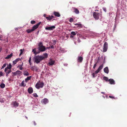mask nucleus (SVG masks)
I'll return each instance as SVG.
<instances>
[{
	"instance_id": "nucleus-13",
	"label": "nucleus",
	"mask_w": 127,
	"mask_h": 127,
	"mask_svg": "<svg viewBox=\"0 0 127 127\" xmlns=\"http://www.w3.org/2000/svg\"><path fill=\"white\" fill-rule=\"evenodd\" d=\"M28 92L30 94L32 93L33 92V90L32 88L31 87H30L28 89Z\"/></svg>"
},
{
	"instance_id": "nucleus-6",
	"label": "nucleus",
	"mask_w": 127,
	"mask_h": 127,
	"mask_svg": "<svg viewBox=\"0 0 127 127\" xmlns=\"http://www.w3.org/2000/svg\"><path fill=\"white\" fill-rule=\"evenodd\" d=\"M55 28V26H53L51 27H46L45 29L47 30H53Z\"/></svg>"
},
{
	"instance_id": "nucleus-43",
	"label": "nucleus",
	"mask_w": 127,
	"mask_h": 127,
	"mask_svg": "<svg viewBox=\"0 0 127 127\" xmlns=\"http://www.w3.org/2000/svg\"><path fill=\"white\" fill-rule=\"evenodd\" d=\"M20 52L19 55H20L22 54L23 52L22 50V49L20 50Z\"/></svg>"
},
{
	"instance_id": "nucleus-60",
	"label": "nucleus",
	"mask_w": 127,
	"mask_h": 127,
	"mask_svg": "<svg viewBox=\"0 0 127 127\" xmlns=\"http://www.w3.org/2000/svg\"><path fill=\"white\" fill-rule=\"evenodd\" d=\"M15 30H17V28L16 29H15Z\"/></svg>"
},
{
	"instance_id": "nucleus-17",
	"label": "nucleus",
	"mask_w": 127,
	"mask_h": 127,
	"mask_svg": "<svg viewBox=\"0 0 127 127\" xmlns=\"http://www.w3.org/2000/svg\"><path fill=\"white\" fill-rule=\"evenodd\" d=\"M48 99L46 98H44L42 100L43 103L45 104H46L48 102Z\"/></svg>"
},
{
	"instance_id": "nucleus-21",
	"label": "nucleus",
	"mask_w": 127,
	"mask_h": 127,
	"mask_svg": "<svg viewBox=\"0 0 127 127\" xmlns=\"http://www.w3.org/2000/svg\"><path fill=\"white\" fill-rule=\"evenodd\" d=\"M108 81H109L110 83L111 84H114L115 83L113 79H110Z\"/></svg>"
},
{
	"instance_id": "nucleus-53",
	"label": "nucleus",
	"mask_w": 127,
	"mask_h": 127,
	"mask_svg": "<svg viewBox=\"0 0 127 127\" xmlns=\"http://www.w3.org/2000/svg\"><path fill=\"white\" fill-rule=\"evenodd\" d=\"M50 48H51L53 49L54 48V47L52 45L51 46Z\"/></svg>"
},
{
	"instance_id": "nucleus-51",
	"label": "nucleus",
	"mask_w": 127,
	"mask_h": 127,
	"mask_svg": "<svg viewBox=\"0 0 127 127\" xmlns=\"http://www.w3.org/2000/svg\"><path fill=\"white\" fill-rule=\"evenodd\" d=\"M33 125L35 126L36 125V123L35 121H33Z\"/></svg>"
},
{
	"instance_id": "nucleus-9",
	"label": "nucleus",
	"mask_w": 127,
	"mask_h": 127,
	"mask_svg": "<svg viewBox=\"0 0 127 127\" xmlns=\"http://www.w3.org/2000/svg\"><path fill=\"white\" fill-rule=\"evenodd\" d=\"M4 72H5L6 76L7 77L8 75V74L11 72V71L10 70H8L7 69H5Z\"/></svg>"
},
{
	"instance_id": "nucleus-38",
	"label": "nucleus",
	"mask_w": 127,
	"mask_h": 127,
	"mask_svg": "<svg viewBox=\"0 0 127 127\" xmlns=\"http://www.w3.org/2000/svg\"><path fill=\"white\" fill-rule=\"evenodd\" d=\"M43 46V44L42 42H40L38 44V46L39 47H40V46Z\"/></svg>"
},
{
	"instance_id": "nucleus-7",
	"label": "nucleus",
	"mask_w": 127,
	"mask_h": 127,
	"mask_svg": "<svg viewBox=\"0 0 127 127\" xmlns=\"http://www.w3.org/2000/svg\"><path fill=\"white\" fill-rule=\"evenodd\" d=\"M41 22H40L38 23L36 25H34L32 27V29L34 31L35 30L37 29L38 27L39 26L41 23Z\"/></svg>"
},
{
	"instance_id": "nucleus-14",
	"label": "nucleus",
	"mask_w": 127,
	"mask_h": 127,
	"mask_svg": "<svg viewBox=\"0 0 127 127\" xmlns=\"http://www.w3.org/2000/svg\"><path fill=\"white\" fill-rule=\"evenodd\" d=\"M37 49V48H35L34 49H33L32 50V52H33V53L35 54V55L40 53L39 51H38L37 52H36V49Z\"/></svg>"
},
{
	"instance_id": "nucleus-33",
	"label": "nucleus",
	"mask_w": 127,
	"mask_h": 127,
	"mask_svg": "<svg viewBox=\"0 0 127 127\" xmlns=\"http://www.w3.org/2000/svg\"><path fill=\"white\" fill-rule=\"evenodd\" d=\"M26 85L25 83V82L24 81H23L21 83V86L23 87H25L26 86Z\"/></svg>"
},
{
	"instance_id": "nucleus-11",
	"label": "nucleus",
	"mask_w": 127,
	"mask_h": 127,
	"mask_svg": "<svg viewBox=\"0 0 127 127\" xmlns=\"http://www.w3.org/2000/svg\"><path fill=\"white\" fill-rule=\"evenodd\" d=\"M21 59L20 58H18L16 59L15 60L13 61V63L14 65L16 64L19 61L21 60Z\"/></svg>"
},
{
	"instance_id": "nucleus-62",
	"label": "nucleus",
	"mask_w": 127,
	"mask_h": 127,
	"mask_svg": "<svg viewBox=\"0 0 127 127\" xmlns=\"http://www.w3.org/2000/svg\"><path fill=\"white\" fill-rule=\"evenodd\" d=\"M39 31H38L37 32H38V33L39 32Z\"/></svg>"
},
{
	"instance_id": "nucleus-27",
	"label": "nucleus",
	"mask_w": 127,
	"mask_h": 127,
	"mask_svg": "<svg viewBox=\"0 0 127 127\" xmlns=\"http://www.w3.org/2000/svg\"><path fill=\"white\" fill-rule=\"evenodd\" d=\"M54 14L56 16L59 17L60 16V15L59 12H54Z\"/></svg>"
},
{
	"instance_id": "nucleus-42",
	"label": "nucleus",
	"mask_w": 127,
	"mask_h": 127,
	"mask_svg": "<svg viewBox=\"0 0 127 127\" xmlns=\"http://www.w3.org/2000/svg\"><path fill=\"white\" fill-rule=\"evenodd\" d=\"M97 63H96L94 65V66H93V68L94 69H95V68L96 67V65H97Z\"/></svg>"
},
{
	"instance_id": "nucleus-16",
	"label": "nucleus",
	"mask_w": 127,
	"mask_h": 127,
	"mask_svg": "<svg viewBox=\"0 0 127 127\" xmlns=\"http://www.w3.org/2000/svg\"><path fill=\"white\" fill-rule=\"evenodd\" d=\"M12 104L14 106L16 107H18L19 106V104L17 102L15 101L12 102Z\"/></svg>"
},
{
	"instance_id": "nucleus-15",
	"label": "nucleus",
	"mask_w": 127,
	"mask_h": 127,
	"mask_svg": "<svg viewBox=\"0 0 127 127\" xmlns=\"http://www.w3.org/2000/svg\"><path fill=\"white\" fill-rule=\"evenodd\" d=\"M55 62L54 61L52 60H50V61H49L48 64L50 65H53L54 63Z\"/></svg>"
},
{
	"instance_id": "nucleus-54",
	"label": "nucleus",
	"mask_w": 127,
	"mask_h": 127,
	"mask_svg": "<svg viewBox=\"0 0 127 127\" xmlns=\"http://www.w3.org/2000/svg\"><path fill=\"white\" fill-rule=\"evenodd\" d=\"M70 37L71 38H72L73 37V36L72 35H71L70 36Z\"/></svg>"
},
{
	"instance_id": "nucleus-50",
	"label": "nucleus",
	"mask_w": 127,
	"mask_h": 127,
	"mask_svg": "<svg viewBox=\"0 0 127 127\" xmlns=\"http://www.w3.org/2000/svg\"><path fill=\"white\" fill-rule=\"evenodd\" d=\"M31 57H30L29 58V62L30 63V62H31Z\"/></svg>"
},
{
	"instance_id": "nucleus-8",
	"label": "nucleus",
	"mask_w": 127,
	"mask_h": 127,
	"mask_svg": "<svg viewBox=\"0 0 127 127\" xmlns=\"http://www.w3.org/2000/svg\"><path fill=\"white\" fill-rule=\"evenodd\" d=\"M21 71L19 70H17L15 72H12V73L13 74L14 76H15L17 75H20L21 74Z\"/></svg>"
},
{
	"instance_id": "nucleus-57",
	"label": "nucleus",
	"mask_w": 127,
	"mask_h": 127,
	"mask_svg": "<svg viewBox=\"0 0 127 127\" xmlns=\"http://www.w3.org/2000/svg\"><path fill=\"white\" fill-rule=\"evenodd\" d=\"M1 49L0 48V51H1Z\"/></svg>"
},
{
	"instance_id": "nucleus-32",
	"label": "nucleus",
	"mask_w": 127,
	"mask_h": 127,
	"mask_svg": "<svg viewBox=\"0 0 127 127\" xmlns=\"http://www.w3.org/2000/svg\"><path fill=\"white\" fill-rule=\"evenodd\" d=\"M5 86V84L3 83H1L0 85V87L1 88H4Z\"/></svg>"
},
{
	"instance_id": "nucleus-5",
	"label": "nucleus",
	"mask_w": 127,
	"mask_h": 127,
	"mask_svg": "<svg viewBox=\"0 0 127 127\" xmlns=\"http://www.w3.org/2000/svg\"><path fill=\"white\" fill-rule=\"evenodd\" d=\"M108 45L107 43L105 42L104 44L103 48V52H105L107 51L108 49Z\"/></svg>"
},
{
	"instance_id": "nucleus-34",
	"label": "nucleus",
	"mask_w": 127,
	"mask_h": 127,
	"mask_svg": "<svg viewBox=\"0 0 127 127\" xmlns=\"http://www.w3.org/2000/svg\"><path fill=\"white\" fill-rule=\"evenodd\" d=\"M103 79L104 80L106 81H107L109 80L108 78L106 76H104L103 77Z\"/></svg>"
},
{
	"instance_id": "nucleus-37",
	"label": "nucleus",
	"mask_w": 127,
	"mask_h": 127,
	"mask_svg": "<svg viewBox=\"0 0 127 127\" xmlns=\"http://www.w3.org/2000/svg\"><path fill=\"white\" fill-rule=\"evenodd\" d=\"M33 96L35 97H37L38 96L36 93H34L33 94Z\"/></svg>"
},
{
	"instance_id": "nucleus-22",
	"label": "nucleus",
	"mask_w": 127,
	"mask_h": 127,
	"mask_svg": "<svg viewBox=\"0 0 127 127\" xmlns=\"http://www.w3.org/2000/svg\"><path fill=\"white\" fill-rule=\"evenodd\" d=\"M23 63H22V64L19 65L17 66V67L18 68L19 67V69L20 70H22L23 69V67H22V66L23 65Z\"/></svg>"
},
{
	"instance_id": "nucleus-23",
	"label": "nucleus",
	"mask_w": 127,
	"mask_h": 127,
	"mask_svg": "<svg viewBox=\"0 0 127 127\" xmlns=\"http://www.w3.org/2000/svg\"><path fill=\"white\" fill-rule=\"evenodd\" d=\"M75 25H77L78 26H77V27L78 28H83V26L81 24H75Z\"/></svg>"
},
{
	"instance_id": "nucleus-3",
	"label": "nucleus",
	"mask_w": 127,
	"mask_h": 127,
	"mask_svg": "<svg viewBox=\"0 0 127 127\" xmlns=\"http://www.w3.org/2000/svg\"><path fill=\"white\" fill-rule=\"evenodd\" d=\"M100 15L101 16V14H100L99 13L96 12H94L93 14V17L95 20H97L99 19V16Z\"/></svg>"
},
{
	"instance_id": "nucleus-35",
	"label": "nucleus",
	"mask_w": 127,
	"mask_h": 127,
	"mask_svg": "<svg viewBox=\"0 0 127 127\" xmlns=\"http://www.w3.org/2000/svg\"><path fill=\"white\" fill-rule=\"evenodd\" d=\"M71 33L72 35H75L76 34V33L74 32H72Z\"/></svg>"
},
{
	"instance_id": "nucleus-52",
	"label": "nucleus",
	"mask_w": 127,
	"mask_h": 127,
	"mask_svg": "<svg viewBox=\"0 0 127 127\" xmlns=\"http://www.w3.org/2000/svg\"><path fill=\"white\" fill-rule=\"evenodd\" d=\"M95 73H93L92 75L94 77H95Z\"/></svg>"
},
{
	"instance_id": "nucleus-10",
	"label": "nucleus",
	"mask_w": 127,
	"mask_h": 127,
	"mask_svg": "<svg viewBox=\"0 0 127 127\" xmlns=\"http://www.w3.org/2000/svg\"><path fill=\"white\" fill-rule=\"evenodd\" d=\"M54 18V16L52 15L50 16L49 15L48 17H46V19L47 20L50 21L52 19Z\"/></svg>"
},
{
	"instance_id": "nucleus-40",
	"label": "nucleus",
	"mask_w": 127,
	"mask_h": 127,
	"mask_svg": "<svg viewBox=\"0 0 127 127\" xmlns=\"http://www.w3.org/2000/svg\"><path fill=\"white\" fill-rule=\"evenodd\" d=\"M99 71V70L98 69H97V70H96V71H95V74H97V73H98L99 72V71Z\"/></svg>"
},
{
	"instance_id": "nucleus-29",
	"label": "nucleus",
	"mask_w": 127,
	"mask_h": 127,
	"mask_svg": "<svg viewBox=\"0 0 127 127\" xmlns=\"http://www.w3.org/2000/svg\"><path fill=\"white\" fill-rule=\"evenodd\" d=\"M43 55L44 56H42V57H43V60H44L45 59L47 58L48 56V54L47 53H45L43 54Z\"/></svg>"
},
{
	"instance_id": "nucleus-56",
	"label": "nucleus",
	"mask_w": 127,
	"mask_h": 127,
	"mask_svg": "<svg viewBox=\"0 0 127 127\" xmlns=\"http://www.w3.org/2000/svg\"><path fill=\"white\" fill-rule=\"evenodd\" d=\"M30 63V65H31V64H32V63H31V62H30V63Z\"/></svg>"
},
{
	"instance_id": "nucleus-28",
	"label": "nucleus",
	"mask_w": 127,
	"mask_h": 127,
	"mask_svg": "<svg viewBox=\"0 0 127 127\" xmlns=\"http://www.w3.org/2000/svg\"><path fill=\"white\" fill-rule=\"evenodd\" d=\"M24 75L25 76H28L29 75V73L26 71H25L23 73Z\"/></svg>"
},
{
	"instance_id": "nucleus-48",
	"label": "nucleus",
	"mask_w": 127,
	"mask_h": 127,
	"mask_svg": "<svg viewBox=\"0 0 127 127\" xmlns=\"http://www.w3.org/2000/svg\"><path fill=\"white\" fill-rule=\"evenodd\" d=\"M0 102H3V99H0Z\"/></svg>"
},
{
	"instance_id": "nucleus-4",
	"label": "nucleus",
	"mask_w": 127,
	"mask_h": 127,
	"mask_svg": "<svg viewBox=\"0 0 127 127\" xmlns=\"http://www.w3.org/2000/svg\"><path fill=\"white\" fill-rule=\"evenodd\" d=\"M40 52H43L45 51L46 50V49L45 48V47L44 46H41L40 47H39L37 48Z\"/></svg>"
},
{
	"instance_id": "nucleus-31",
	"label": "nucleus",
	"mask_w": 127,
	"mask_h": 127,
	"mask_svg": "<svg viewBox=\"0 0 127 127\" xmlns=\"http://www.w3.org/2000/svg\"><path fill=\"white\" fill-rule=\"evenodd\" d=\"M33 31L32 29H28L26 30V31L28 33H31L33 32Z\"/></svg>"
},
{
	"instance_id": "nucleus-47",
	"label": "nucleus",
	"mask_w": 127,
	"mask_h": 127,
	"mask_svg": "<svg viewBox=\"0 0 127 127\" xmlns=\"http://www.w3.org/2000/svg\"><path fill=\"white\" fill-rule=\"evenodd\" d=\"M1 38H3V36L2 35H0V40H2V39H1Z\"/></svg>"
},
{
	"instance_id": "nucleus-24",
	"label": "nucleus",
	"mask_w": 127,
	"mask_h": 127,
	"mask_svg": "<svg viewBox=\"0 0 127 127\" xmlns=\"http://www.w3.org/2000/svg\"><path fill=\"white\" fill-rule=\"evenodd\" d=\"M11 67L12 65L11 64L9 63L8 65V66H7L5 68V69H7L10 70Z\"/></svg>"
},
{
	"instance_id": "nucleus-36",
	"label": "nucleus",
	"mask_w": 127,
	"mask_h": 127,
	"mask_svg": "<svg viewBox=\"0 0 127 127\" xmlns=\"http://www.w3.org/2000/svg\"><path fill=\"white\" fill-rule=\"evenodd\" d=\"M6 65V63L4 64H3V65L2 66V67L1 69H2L3 68H4L5 67Z\"/></svg>"
},
{
	"instance_id": "nucleus-46",
	"label": "nucleus",
	"mask_w": 127,
	"mask_h": 127,
	"mask_svg": "<svg viewBox=\"0 0 127 127\" xmlns=\"http://www.w3.org/2000/svg\"><path fill=\"white\" fill-rule=\"evenodd\" d=\"M100 61V57H98L97 59V62H96L97 63L99 62Z\"/></svg>"
},
{
	"instance_id": "nucleus-25",
	"label": "nucleus",
	"mask_w": 127,
	"mask_h": 127,
	"mask_svg": "<svg viewBox=\"0 0 127 127\" xmlns=\"http://www.w3.org/2000/svg\"><path fill=\"white\" fill-rule=\"evenodd\" d=\"M32 77V76H28L25 79V81L26 82H27L28 80H30Z\"/></svg>"
},
{
	"instance_id": "nucleus-30",
	"label": "nucleus",
	"mask_w": 127,
	"mask_h": 127,
	"mask_svg": "<svg viewBox=\"0 0 127 127\" xmlns=\"http://www.w3.org/2000/svg\"><path fill=\"white\" fill-rule=\"evenodd\" d=\"M103 66V64H102L99 66L98 69L100 71L102 68Z\"/></svg>"
},
{
	"instance_id": "nucleus-39",
	"label": "nucleus",
	"mask_w": 127,
	"mask_h": 127,
	"mask_svg": "<svg viewBox=\"0 0 127 127\" xmlns=\"http://www.w3.org/2000/svg\"><path fill=\"white\" fill-rule=\"evenodd\" d=\"M31 23L32 24H34L36 22L32 20L31 21Z\"/></svg>"
},
{
	"instance_id": "nucleus-59",
	"label": "nucleus",
	"mask_w": 127,
	"mask_h": 127,
	"mask_svg": "<svg viewBox=\"0 0 127 127\" xmlns=\"http://www.w3.org/2000/svg\"><path fill=\"white\" fill-rule=\"evenodd\" d=\"M26 118L27 119H28V118H27V117H26Z\"/></svg>"
},
{
	"instance_id": "nucleus-49",
	"label": "nucleus",
	"mask_w": 127,
	"mask_h": 127,
	"mask_svg": "<svg viewBox=\"0 0 127 127\" xmlns=\"http://www.w3.org/2000/svg\"><path fill=\"white\" fill-rule=\"evenodd\" d=\"M3 75V73L2 72H0V77L2 76Z\"/></svg>"
},
{
	"instance_id": "nucleus-55",
	"label": "nucleus",
	"mask_w": 127,
	"mask_h": 127,
	"mask_svg": "<svg viewBox=\"0 0 127 127\" xmlns=\"http://www.w3.org/2000/svg\"><path fill=\"white\" fill-rule=\"evenodd\" d=\"M43 16L45 17L46 18V15L45 14H44V15H43Z\"/></svg>"
},
{
	"instance_id": "nucleus-2",
	"label": "nucleus",
	"mask_w": 127,
	"mask_h": 127,
	"mask_svg": "<svg viewBox=\"0 0 127 127\" xmlns=\"http://www.w3.org/2000/svg\"><path fill=\"white\" fill-rule=\"evenodd\" d=\"M44 86V83L42 82L39 81L35 85V87L37 89H39L40 88H42Z\"/></svg>"
},
{
	"instance_id": "nucleus-19",
	"label": "nucleus",
	"mask_w": 127,
	"mask_h": 127,
	"mask_svg": "<svg viewBox=\"0 0 127 127\" xmlns=\"http://www.w3.org/2000/svg\"><path fill=\"white\" fill-rule=\"evenodd\" d=\"M83 60L82 57H79L78 58V61L79 62H82Z\"/></svg>"
},
{
	"instance_id": "nucleus-45",
	"label": "nucleus",
	"mask_w": 127,
	"mask_h": 127,
	"mask_svg": "<svg viewBox=\"0 0 127 127\" xmlns=\"http://www.w3.org/2000/svg\"><path fill=\"white\" fill-rule=\"evenodd\" d=\"M109 97L112 99H115V98L114 97L111 96H109Z\"/></svg>"
},
{
	"instance_id": "nucleus-26",
	"label": "nucleus",
	"mask_w": 127,
	"mask_h": 127,
	"mask_svg": "<svg viewBox=\"0 0 127 127\" xmlns=\"http://www.w3.org/2000/svg\"><path fill=\"white\" fill-rule=\"evenodd\" d=\"M13 54L11 53L10 55L7 56V57L5 58V59H8L10 58L12 56Z\"/></svg>"
},
{
	"instance_id": "nucleus-44",
	"label": "nucleus",
	"mask_w": 127,
	"mask_h": 127,
	"mask_svg": "<svg viewBox=\"0 0 127 127\" xmlns=\"http://www.w3.org/2000/svg\"><path fill=\"white\" fill-rule=\"evenodd\" d=\"M103 10L105 12H106V11H107L106 9L105 8L103 7Z\"/></svg>"
},
{
	"instance_id": "nucleus-61",
	"label": "nucleus",
	"mask_w": 127,
	"mask_h": 127,
	"mask_svg": "<svg viewBox=\"0 0 127 127\" xmlns=\"http://www.w3.org/2000/svg\"><path fill=\"white\" fill-rule=\"evenodd\" d=\"M115 28L116 27V26L115 25Z\"/></svg>"
},
{
	"instance_id": "nucleus-18",
	"label": "nucleus",
	"mask_w": 127,
	"mask_h": 127,
	"mask_svg": "<svg viewBox=\"0 0 127 127\" xmlns=\"http://www.w3.org/2000/svg\"><path fill=\"white\" fill-rule=\"evenodd\" d=\"M31 70H34L36 71H37L38 70V69L36 66H33L32 67Z\"/></svg>"
},
{
	"instance_id": "nucleus-58",
	"label": "nucleus",
	"mask_w": 127,
	"mask_h": 127,
	"mask_svg": "<svg viewBox=\"0 0 127 127\" xmlns=\"http://www.w3.org/2000/svg\"><path fill=\"white\" fill-rule=\"evenodd\" d=\"M101 93H102V94H104V92H101Z\"/></svg>"
},
{
	"instance_id": "nucleus-12",
	"label": "nucleus",
	"mask_w": 127,
	"mask_h": 127,
	"mask_svg": "<svg viewBox=\"0 0 127 127\" xmlns=\"http://www.w3.org/2000/svg\"><path fill=\"white\" fill-rule=\"evenodd\" d=\"M104 71L105 73L108 74L109 72V70L108 67L107 66L104 68Z\"/></svg>"
},
{
	"instance_id": "nucleus-20",
	"label": "nucleus",
	"mask_w": 127,
	"mask_h": 127,
	"mask_svg": "<svg viewBox=\"0 0 127 127\" xmlns=\"http://www.w3.org/2000/svg\"><path fill=\"white\" fill-rule=\"evenodd\" d=\"M74 12L76 14H78L79 13V10L77 8H73Z\"/></svg>"
},
{
	"instance_id": "nucleus-1",
	"label": "nucleus",
	"mask_w": 127,
	"mask_h": 127,
	"mask_svg": "<svg viewBox=\"0 0 127 127\" xmlns=\"http://www.w3.org/2000/svg\"><path fill=\"white\" fill-rule=\"evenodd\" d=\"M43 57L41 56H35L34 57V62L37 64L39 63L40 62L43 60Z\"/></svg>"
},
{
	"instance_id": "nucleus-41",
	"label": "nucleus",
	"mask_w": 127,
	"mask_h": 127,
	"mask_svg": "<svg viewBox=\"0 0 127 127\" xmlns=\"http://www.w3.org/2000/svg\"><path fill=\"white\" fill-rule=\"evenodd\" d=\"M73 21V19L72 18H70L69 20V22H72Z\"/></svg>"
}]
</instances>
